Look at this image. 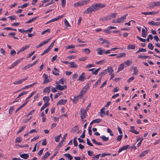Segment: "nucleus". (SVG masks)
Returning <instances> with one entry per match:
<instances>
[{"mask_svg": "<svg viewBox=\"0 0 160 160\" xmlns=\"http://www.w3.org/2000/svg\"><path fill=\"white\" fill-rule=\"evenodd\" d=\"M99 9L98 3H97L94 5H93L88 8L87 10L85 11L84 13L87 14L91 13L92 12H95L97 10H98Z\"/></svg>", "mask_w": 160, "mask_h": 160, "instance_id": "nucleus-1", "label": "nucleus"}, {"mask_svg": "<svg viewBox=\"0 0 160 160\" xmlns=\"http://www.w3.org/2000/svg\"><path fill=\"white\" fill-rule=\"evenodd\" d=\"M88 89V86H86L84 87L82 89L81 91V92L78 96H80V98H81L86 93Z\"/></svg>", "mask_w": 160, "mask_h": 160, "instance_id": "nucleus-2", "label": "nucleus"}, {"mask_svg": "<svg viewBox=\"0 0 160 160\" xmlns=\"http://www.w3.org/2000/svg\"><path fill=\"white\" fill-rule=\"evenodd\" d=\"M80 112L81 120L82 121H83V119H84L86 117V111L83 109H81Z\"/></svg>", "mask_w": 160, "mask_h": 160, "instance_id": "nucleus-3", "label": "nucleus"}, {"mask_svg": "<svg viewBox=\"0 0 160 160\" xmlns=\"http://www.w3.org/2000/svg\"><path fill=\"white\" fill-rule=\"evenodd\" d=\"M128 14H125L123 15V16L121 17L120 18H118L117 20V22L118 23H121L124 22L126 19V17L128 16Z\"/></svg>", "mask_w": 160, "mask_h": 160, "instance_id": "nucleus-4", "label": "nucleus"}, {"mask_svg": "<svg viewBox=\"0 0 160 160\" xmlns=\"http://www.w3.org/2000/svg\"><path fill=\"white\" fill-rule=\"evenodd\" d=\"M159 12L158 11H152L151 12H142V13L145 15H152L158 14Z\"/></svg>", "mask_w": 160, "mask_h": 160, "instance_id": "nucleus-5", "label": "nucleus"}, {"mask_svg": "<svg viewBox=\"0 0 160 160\" xmlns=\"http://www.w3.org/2000/svg\"><path fill=\"white\" fill-rule=\"evenodd\" d=\"M160 6V1L157 2H151L150 5V7L151 8H153L155 7H158Z\"/></svg>", "mask_w": 160, "mask_h": 160, "instance_id": "nucleus-6", "label": "nucleus"}, {"mask_svg": "<svg viewBox=\"0 0 160 160\" xmlns=\"http://www.w3.org/2000/svg\"><path fill=\"white\" fill-rule=\"evenodd\" d=\"M56 88L62 91L66 89L67 88V87L66 85H64L62 86L59 84H58L56 86Z\"/></svg>", "mask_w": 160, "mask_h": 160, "instance_id": "nucleus-7", "label": "nucleus"}, {"mask_svg": "<svg viewBox=\"0 0 160 160\" xmlns=\"http://www.w3.org/2000/svg\"><path fill=\"white\" fill-rule=\"evenodd\" d=\"M104 71L106 72V74L108 73H109V75H111V73H112L113 72V70L111 66H108V68L105 69Z\"/></svg>", "mask_w": 160, "mask_h": 160, "instance_id": "nucleus-8", "label": "nucleus"}, {"mask_svg": "<svg viewBox=\"0 0 160 160\" xmlns=\"http://www.w3.org/2000/svg\"><path fill=\"white\" fill-rule=\"evenodd\" d=\"M79 98H80V96H78L77 97L75 96H72L71 97V99L72 100L73 102L76 103L78 100Z\"/></svg>", "mask_w": 160, "mask_h": 160, "instance_id": "nucleus-9", "label": "nucleus"}, {"mask_svg": "<svg viewBox=\"0 0 160 160\" xmlns=\"http://www.w3.org/2000/svg\"><path fill=\"white\" fill-rule=\"evenodd\" d=\"M43 77L44 78V80L43 83L44 84L45 83H48L50 82L49 79H48V76L45 73H44L43 75Z\"/></svg>", "mask_w": 160, "mask_h": 160, "instance_id": "nucleus-10", "label": "nucleus"}, {"mask_svg": "<svg viewBox=\"0 0 160 160\" xmlns=\"http://www.w3.org/2000/svg\"><path fill=\"white\" fill-rule=\"evenodd\" d=\"M70 66L69 67L72 68H76L78 67L77 64L74 62H69Z\"/></svg>", "mask_w": 160, "mask_h": 160, "instance_id": "nucleus-11", "label": "nucleus"}, {"mask_svg": "<svg viewBox=\"0 0 160 160\" xmlns=\"http://www.w3.org/2000/svg\"><path fill=\"white\" fill-rule=\"evenodd\" d=\"M147 29L146 28H143L142 30V36L143 38H146L147 36Z\"/></svg>", "mask_w": 160, "mask_h": 160, "instance_id": "nucleus-12", "label": "nucleus"}, {"mask_svg": "<svg viewBox=\"0 0 160 160\" xmlns=\"http://www.w3.org/2000/svg\"><path fill=\"white\" fill-rule=\"evenodd\" d=\"M85 73L83 72L79 76V78L78 79V81H83L85 79V77L84 76Z\"/></svg>", "mask_w": 160, "mask_h": 160, "instance_id": "nucleus-13", "label": "nucleus"}, {"mask_svg": "<svg viewBox=\"0 0 160 160\" xmlns=\"http://www.w3.org/2000/svg\"><path fill=\"white\" fill-rule=\"evenodd\" d=\"M129 146L128 145H126L123 146L119 149L118 151V153H120L124 150H126L128 148Z\"/></svg>", "mask_w": 160, "mask_h": 160, "instance_id": "nucleus-14", "label": "nucleus"}, {"mask_svg": "<svg viewBox=\"0 0 160 160\" xmlns=\"http://www.w3.org/2000/svg\"><path fill=\"white\" fill-rule=\"evenodd\" d=\"M59 71L56 68H54L53 70L52 71V73L56 76L59 75Z\"/></svg>", "mask_w": 160, "mask_h": 160, "instance_id": "nucleus-15", "label": "nucleus"}, {"mask_svg": "<svg viewBox=\"0 0 160 160\" xmlns=\"http://www.w3.org/2000/svg\"><path fill=\"white\" fill-rule=\"evenodd\" d=\"M149 151V150H147L145 151H144L140 153L139 154V157H142L144 156L146 154H147L148 152Z\"/></svg>", "mask_w": 160, "mask_h": 160, "instance_id": "nucleus-16", "label": "nucleus"}, {"mask_svg": "<svg viewBox=\"0 0 160 160\" xmlns=\"http://www.w3.org/2000/svg\"><path fill=\"white\" fill-rule=\"evenodd\" d=\"M66 100L60 99L58 102L57 105H64L66 103Z\"/></svg>", "mask_w": 160, "mask_h": 160, "instance_id": "nucleus-17", "label": "nucleus"}, {"mask_svg": "<svg viewBox=\"0 0 160 160\" xmlns=\"http://www.w3.org/2000/svg\"><path fill=\"white\" fill-rule=\"evenodd\" d=\"M20 157L24 159H27L28 158L29 155L28 154L24 153L20 155Z\"/></svg>", "mask_w": 160, "mask_h": 160, "instance_id": "nucleus-18", "label": "nucleus"}, {"mask_svg": "<svg viewBox=\"0 0 160 160\" xmlns=\"http://www.w3.org/2000/svg\"><path fill=\"white\" fill-rule=\"evenodd\" d=\"M49 105V103L48 102H46L44 103L42 107L41 108L40 111H42L45 108L48 107Z\"/></svg>", "mask_w": 160, "mask_h": 160, "instance_id": "nucleus-19", "label": "nucleus"}, {"mask_svg": "<svg viewBox=\"0 0 160 160\" xmlns=\"http://www.w3.org/2000/svg\"><path fill=\"white\" fill-rule=\"evenodd\" d=\"M84 5L82 1L78 2L77 3L74 4V6L75 7H78Z\"/></svg>", "mask_w": 160, "mask_h": 160, "instance_id": "nucleus-20", "label": "nucleus"}, {"mask_svg": "<svg viewBox=\"0 0 160 160\" xmlns=\"http://www.w3.org/2000/svg\"><path fill=\"white\" fill-rule=\"evenodd\" d=\"M124 65L123 63L121 64L118 67L117 72H118L119 71L122 70L124 69Z\"/></svg>", "mask_w": 160, "mask_h": 160, "instance_id": "nucleus-21", "label": "nucleus"}, {"mask_svg": "<svg viewBox=\"0 0 160 160\" xmlns=\"http://www.w3.org/2000/svg\"><path fill=\"white\" fill-rule=\"evenodd\" d=\"M100 48H98L97 49L98 54L101 55H102L103 53H105V50H100Z\"/></svg>", "mask_w": 160, "mask_h": 160, "instance_id": "nucleus-22", "label": "nucleus"}, {"mask_svg": "<svg viewBox=\"0 0 160 160\" xmlns=\"http://www.w3.org/2000/svg\"><path fill=\"white\" fill-rule=\"evenodd\" d=\"M50 153L49 152H47L45 154V155L43 156L42 158V159H45L46 158H47L48 157L49 155H50Z\"/></svg>", "mask_w": 160, "mask_h": 160, "instance_id": "nucleus-23", "label": "nucleus"}, {"mask_svg": "<svg viewBox=\"0 0 160 160\" xmlns=\"http://www.w3.org/2000/svg\"><path fill=\"white\" fill-rule=\"evenodd\" d=\"M51 87L50 86L49 87L44 88L43 90V92L44 93H49L50 91V89L49 88H51Z\"/></svg>", "mask_w": 160, "mask_h": 160, "instance_id": "nucleus-24", "label": "nucleus"}, {"mask_svg": "<svg viewBox=\"0 0 160 160\" xmlns=\"http://www.w3.org/2000/svg\"><path fill=\"white\" fill-rule=\"evenodd\" d=\"M135 47L136 45L135 44L133 45L129 44L128 46L127 49H135Z\"/></svg>", "mask_w": 160, "mask_h": 160, "instance_id": "nucleus-25", "label": "nucleus"}, {"mask_svg": "<svg viewBox=\"0 0 160 160\" xmlns=\"http://www.w3.org/2000/svg\"><path fill=\"white\" fill-rule=\"evenodd\" d=\"M28 91H26V92H24V91H23L22 92H21L18 95V96L17 97V98H16V99H18L20 97H21L23 95H26V94H27V93H28Z\"/></svg>", "mask_w": 160, "mask_h": 160, "instance_id": "nucleus-26", "label": "nucleus"}, {"mask_svg": "<svg viewBox=\"0 0 160 160\" xmlns=\"http://www.w3.org/2000/svg\"><path fill=\"white\" fill-rule=\"evenodd\" d=\"M146 51V49L141 48H139L138 50L136 52V53L137 54L141 52H145Z\"/></svg>", "mask_w": 160, "mask_h": 160, "instance_id": "nucleus-27", "label": "nucleus"}, {"mask_svg": "<svg viewBox=\"0 0 160 160\" xmlns=\"http://www.w3.org/2000/svg\"><path fill=\"white\" fill-rule=\"evenodd\" d=\"M132 63V61L130 60H128L125 62H124L123 64H124V65L125 64H126L127 66H128L130 65Z\"/></svg>", "mask_w": 160, "mask_h": 160, "instance_id": "nucleus-28", "label": "nucleus"}, {"mask_svg": "<svg viewBox=\"0 0 160 160\" xmlns=\"http://www.w3.org/2000/svg\"><path fill=\"white\" fill-rule=\"evenodd\" d=\"M29 45H26L24 47H23L21 48L20 50V51H23L25 50H26L29 48Z\"/></svg>", "mask_w": 160, "mask_h": 160, "instance_id": "nucleus-29", "label": "nucleus"}, {"mask_svg": "<svg viewBox=\"0 0 160 160\" xmlns=\"http://www.w3.org/2000/svg\"><path fill=\"white\" fill-rule=\"evenodd\" d=\"M64 156L68 158L70 160H72L73 158L72 156L69 153L65 154Z\"/></svg>", "mask_w": 160, "mask_h": 160, "instance_id": "nucleus-30", "label": "nucleus"}, {"mask_svg": "<svg viewBox=\"0 0 160 160\" xmlns=\"http://www.w3.org/2000/svg\"><path fill=\"white\" fill-rule=\"evenodd\" d=\"M100 138H102L103 141L104 142L107 141L108 140V138L106 137L104 135L100 136Z\"/></svg>", "mask_w": 160, "mask_h": 160, "instance_id": "nucleus-31", "label": "nucleus"}, {"mask_svg": "<svg viewBox=\"0 0 160 160\" xmlns=\"http://www.w3.org/2000/svg\"><path fill=\"white\" fill-rule=\"evenodd\" d=\"M37 17L33 18H32V19H30L29 20L27 21L26 22V23H29L30 22H33V21H34V20H36L37 19Z\"/></svg>", "mask_w": 160, "mask_h": 160, "instance_id": "nucleus-32", "label": "nucleus"}, {"mask_svg": "<svg viewBox=\"0 0 160 160\" xmlns=\"http://www.w3.org/2000/svg\"><path fill=\"white\" fill-rule=\"evenodd\" d=\"M101 69L100 68H99L97 69H95V71H93L92 72V74L96 75L98 73L99 70Z\"/></svg>", "mask_w": 160, "mask_h": 160, "instance_id": "nucleus-33", "label": "nucleus"}, {"mask_svg": "<svg viewBox=\"0 0 160 160\" xmlns=\"http://www.w3.org/2000/svg\"><path fill=\"white\" fill-rule=\"evenodd\" d=\"M82 52H85V53L88 54H89L90 52V50L88 48L84 49L82 50Z\"/></svg>", "mask_w": 160, "mask_h": 160, "instance_id": "nucleus-34", "label": "nucleus"}, {"mask_svg": "<svg viewBox=\"0 0 160 160\" xmlns=\"http://www.w3.org/2000/svg\"><path fill=\"white\" fill-rule=\"evenodd\" d=\"M92 141L94 143L96 144L97 145H102V144L100 142H97L96 141V140L94 139H93L92 140Z\"/></svg>", "mask_w": 160, "mask_h": 160, "instance_id": "nucleus-35", "label": "nucleus"}, {"mask_svg": "<svg viewBox=\"0 0 160 160\" xmlns=\"http://www.w3.org/2000/svg\"><path fill=\"white\" fill-rule=\"evenodd\" d=\"M64 24L67 27H70L71 26L69 23L68 21L66 19H65L64 20Z\"/></svg>", "mask_w": 160, "mask_h": 160, "instance_id": "nucleus-36", "label": "nucleus"}, {"mask_svg": "<svg viewBox=\"0 0 160 160\" xmlns=\"http://www.w3.org/2000/svg\"><path fill=\"white\" fill-rule=\"evenodd\" d=\"M106 74V72L104 70L99 74L100 78L101 79L102 77L103 76Z\"/></svg>", "mask_w": 160, "mask_h": 160, "instance_id": "nucleus-37", "label": "nucleus"}, {"mask_svg": "<svg viewBox=\"0 0 160 160\" xmlns=\"http://www.w3.org/2000/svg\"><path fill=\"white\" fill-rule=\"evenodd\" d=\"M37 82H36V83H33L32 84H31L30 85H27V86H25V87H24L23 88L25 89H26V88H30L31 87L34 86V85Z\"/></svg>", "mask_w": 160, "mask_h": 160, "instance_id": "nucleus-38", "label": "nucleus"}, {"mask_svg": "<svg viewBox=\"0 0 160 160\" xmlns=\"http://www.w3.org/2000/svg\"><path fill=\"white\" fill-rule=\"evenodd\" d=\"M111 155V153H102V154H101V155L100 156V157H101L102 158V157H105L106 156H107V155L110 156Z\"/></svg>", "mask_w": 160, "mask_h": 160, "instance_id": "nucleus-39", "label": "nucleus"}, {"mask_svg": "<svg viewBox=\"0 0 160 160\" xmlns=\"http://www.w3.org/2000/svg\"><path fill=\"white\" fill-rule=\"evenodd\" d=\"M134 70V73L132 74L133 75H137L138 72V70L137 69L136 67L133 68Z\"/></svg>", "mask_w": 160, "mask_h": 160, "instance_id": "nucleus-40", "label": "nucleus"}, {"mask_svg": "<svg viewBox=\"0 0 160 160\" xmlns=\"http://www.w3.org/2000/svg\"><path fill=\"white\" fill-rule=\"evenodd\" d=\"M22 141V140L21 139L20 137H17L15 139V142L16 143H19Z\"/></svg>", "mask_w": 160, "mask_h": 160, "instance_id": "nucleus-41", "label": "nucleus"}, {"mask_svg": "<svg viewBox=\"0 0 160 160\" xmlns=\"http://www.w3.org/2000/svg\"><path fill=\"white\" fill-rule=\"evenodd\" d=\"M28 77H27L25 78L22 79L18 81V84L22 83L23 82L26 81L28 79Z\"/></svg>", "mask_w": 160, "mask_h": 160, "instance_id": "nucleus-42", "label": "nucleus"}, {"mask_svg": "<svg viewBox=\"0 0 160 160\" xmlns=\"http://www.w3.org/2000/svg\"><path fill=\"white\" fill-rule=\"evenodd\" d=\"M154 46L151 43H149L148 46V48L151 50H152L154 48Z\"/></svg>", "mask_w": 160, "mask_h": 160, "instance_id": "nucleus-43", "label": "nucleus"}, {"mask_svg": "<svg viewBox=\"0 0 160 160\" xmlns=\"http://www.w3.org/2000/svg\"><path fill=\"white\" fill-rule=\"evenodd\" d=\"M14 109V106H12L9 109V113L10 114H11L13 110Z\"/></svg>", "mask_w": 160, "mask_h": 160, "instance_id": "nucleus-44", "label": "nucleus"}, {"mask_svg": "<svg viewBox=\"0 0 160 160\" xmlns=\"http://www.w3.org/2000/svg\"><path fill=\"white\" fill-rule=\"evenodd\" d=\"M61 2L62 7H64L66 5V0H61Z\"/></svg>", "mask_w": 160, "mask_h": 160, "instance_id": "nucleus-45", "label": "nucleus"}, {"mask_svg": "<svg viewBox=\"0 0 160 160\" xmlns=\"http://www.w3.org/2000/svg\"><path fill=\"white\" fill-rule=\"evenodd\" d=\"M3 30H12L14 31H16L17 29H13L11 28H4L3 29Z\"/></svg>", "mask_w": 160, "mask_h": 160, "instance_id": "nucleus-46", "label": "nucleus"}, {"mask_svg": "<svg viewBox=\"0 0 160 160\" xmlns=\"http://www.w3.org/2000/svg\"><path fill=\"white\" fill-rule=\"evenodd\" d=\"M107 132L108 133H110V135L111 136H113L114 135L113 133L112 132V131H111V130L109 129V128H108L107 129Z\"/></svg>", "mask_w": 160, "mask_h": 160, "instance_id": "nucleus-47", "label": "nucleus"}, {"mask_svg": "<svg viewBox=\"0 0 160 160\" xmlns=\"http://www.w3.org/2000/svg\"><path fill=\"white\" fill-rule=\"evenodd\" d=\"M50 51V50L49 48H48L46 50L44 51L41 54V55L42 56L45 54L48 53Z\"/></svg>", "mask_w": 160, "mask_h": 160, "instance_id": "nucleus-48", "label": "nucleus"}, {"mask_svg": "<svg viewBox=\"0 0 160 160\" xmlns=\"http://www.w3.org/2000/svg\"><path fill=\"white\" fill-rule=\"evenodd\" d=\"M32 67V65H31V64H29L28 65L25 66L23 68V70H26V69H28L29 68H30Z\"/></svg>", "mask_w": 160, "mask_h": 160, "instance_id": "nucleus-49", "label": "nucleus"}, {"mask_svg": "<svg viewBox=\"0 0 160 160\" xmlns=\"http://www.w3.org/2000/svg\"><path fill=\"white\" fill-rule=\"evenodd\" d=\"M122 134L118 135L117 138V140L119 142L121 140L122 137Z\"/></svg>", "mask_w": 160, "mask_h": 160, "instance_id": "nucleus-50", "label": "nucleus"}, {"mask_svg": "<svg viewBox=\"0 0 160 160\" xmlns=\"http://www.w3.org/2000/svg\"><path fill=\"white\" fill-rule=\"evenodd\" d=\"M8 18H9L11 20H13L16 19V16L15 15H12L9 17Z\"/></svg>", "mask_w": 160, "mask_h": 160, "instance_id": "nucleus-51", "label": "nucleus"}, {"mask_svg": "<svg viewBox=\"0 0 160 160\" xmlns=\"http://www.w3.org/2000/svg\"><path fill=\"white\" fill-rule=\"evenodd\" d=\"M118 54L119 55L120 58L125 57L126 55V53H119Z\"/></svg>", "mask_w": 160, "mask_h": 160, "instance_id": "nucleus-52", "label": "nucleus"}, {"mask_svg": "<svg viewBox=\"0 0 160 160\" xmlns=\"http://www.w3.org/2000/svg\"><path fill=\"white\" fill-rule=\"evenodd\" d=\"M87 143L88 145H89L91 146H93V145H92V144L90 142L89 139L88 138H87Z\"/></svg>", "mask_w": 160, "mask_h": 160, "instance_id": "nucleus-53", "label": "nucleus"}, {"mask_svg": "<svg viewBox=\"0 0 160 160\" xmlns=\"http://www.w3.org/2000/svg\"><path fill=\"white\" fill-rule=\"evenodd\" d=\"M99 9L100 8H103L106 6V5L105 4H101V3H98Z\"/></svg>", "mask_w": 160, "mask_h": 160, "instance_id": "nucleus-54", "label": "nucleus"}, {"mask_svg": "<svg viewBox=\"0 0 160 160\" xmlns=\"http://www.w3.org/2000/svg\"><path fill=\"white\" fill-rule=\"evenodd\" d=\"M156 22H155L154 21H152L151 22H148V24H149V25H156Z\"/></svg>", "mask_w": 160, "mask_h": 160, "instance_id": "nucleus-55", "label": "nucleus"}, {"mask_svg": "<svg viewBox=\"0 0 160 160\" xmlns=\"http://www.w3.org/2000/svg\"><path fill=\"white\" fill-rule=\"evenodd\" d=\"M29 5V3H25L20 6L21 8H24L27 7Z\"/></svg>", "mask_w": 160, "mask_h": 160, "instance_id": "nucleus-56", "label": "nucleus"}, {"mask_svg": "<svg viewBox=\"0 0 160 160\" xmlns=\"http://www.w3.org/2000/svg\"><path fill=\"white\" fill-rule=\"evenodd\" d=\"M43 99L45 102L46 101H49L50 100L49 97L45 96L43 98Z\"/></svg>", "mask_w": 160, "mask_h": 160, "instance_id": "nucleus-57", "label": "nucleus"}, {"mask_svg": "<svg viewBox=\"0 0 160 160\" xmlns=\"http://www.w3.org/2000/svg\"><path fill=\"white\" fill-rule=\"evenodd\" d=\"M62 94V92L58 93L54 97V99L57 98L59 96Z\"/></svg>", "mask_w": 160, "mask_h": 160, "instance_id": "nucleus-58", "label": "nucleus"}, {"mask_svg": "<svg viewBox=\"0 0 160 160\" xmlns=\"http://www.w3.org/2000/svg\"><path fill=\"white\" fill-rule=\"evenodd\" d=\"M75 48V46H74L73 45H71L67 46L66 47V48L67 49H70L71 48Z\"/></svg>", "mask_w": 160, "mask_h": 160, "instance_id": "nucleus-59", "label": "nucleus"}, {"mask_svg": "<svg viewBox=\"0 0 160 160\" xmlns=\"http://www.w3.org/2000/svg\"><path fill=\"white\" fill-rule=\"evenodd\" d=\"M83 5H85L86 4H87L89 2V0H84L82 1Z\"/></svg>", "mask_w": 160, "mask_h": 160, "instance_id": "nucleus-60", "label": "nucleus"}, {"mask_svg": "<svg viewBox=\"0 0 160 160\" xmlns=\"http://www.w3.org/2000/svg\"><path fill=\"white\" fill-rule=\"evenodd\" d=\"M39 138V136H36L35 137H34V138H33L31 140V142H32L33 141H34L37 139H38Z\"/></svg>", "mask_w": 160, "mask_h": 160, "instance_id": "nucleus-61", "label": "nucleus"}, {"mask_svg": "<svg viewBox=\"0 0 160 160\" xmlns=\"http://www.w3.org/2000/svg\"><path fill=\"white\" fill-rule=\"evenodd\" d=\"M88 155L90 156H93V152L92 151H91L90 150L88 151Z\"/></svg>", "mask_w": 160, "mask_h": 160, "instance_id": "nucleus-62", "label": "nucleus"}, {"mask_svg": "<svg viewBox=\"0 0 160 160\" xmlns=\"http://www.w3.org/2000/svg\"><path fill=\"white\" fill-rule=\"evenodd\" d=\"M87 59V57H82L81 58H79V60L80 61H84L86 60Z\"/></svg>", "mask_w": 160, "mask_h": 160, "instance_id": "nucleus-63", "label": "nucleus"}, {"mask_svg": "<svg viewBox=\"0 0 160 160\" xmlns=\"http://www.w3.org/2000/svg\"><path fill=\"white\" fill-rule=\"evenodd\" d=\"M44 150V148H42L41 150H40L39 152H38V154L39 155V156H40L42 155V153L43 152V151Z\"/></svg>", "mask_w": 160, "mask_h": 160, "instance_id": "nucleus-64", "label": "nucleus"}]
</instances>
